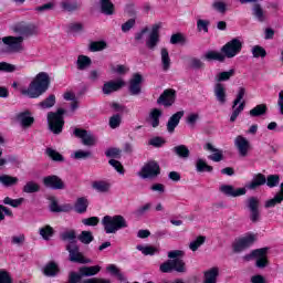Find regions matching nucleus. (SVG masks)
<instances>
[{
    "mask_svg": "<svg viewBox=\"0 0 283 283\" xmlns=\"http://www.w3.org/2000/svg\"><path fill=\"white\" fill-rule=\"evenodd\" d=\"M182 116H185V111H179L169 117L166 124L167 132L169 134H174V132H176V127L180 125V120L182 119Z\"/></svg>",
    "mask_w": 283,
    "mask_h": 283,
    "instance_id": "20",
    "label": "nucleus"
},
{
    "mask_svg": "<svg viewBox=\"0 0 283 283\" xmlns=\"http://www.w3.org/2000/svg\"><path fill=\"white\" fill-rule=\"evenodd\" d=\"M282 201H283V197L279 192H276L274 198L269 199L265 202V209H272L273 207H275L277 205H282Z\"/></svg>",
    "mask_w": 283,
    "mask_h": 283,
    "instance_id": "54",
    "label": "nucleus"
},
{
    "mask_svg": "<svg viewBox=\"0 0 283 283\" xmlns=\"http://www.w3.org/2000/svg\"><path fill=\"white\" fill-rule=\"evenodd\" d=\"M163 116V111L160 108H153L149 113V124L154 129L160 126V117Z\"/></svg>",
    "mask_w": 283,
    "mask_h": 283,
    "instance_id": "29",
    "label": "nucleus"
},
{
    "mask_svg": "<svg viewBox=\"0 0 283 283\" xmlns=\"http://www.w3.org/2000/svg\"><path fill=\"white\" fill-rule=\"evenodd\" d=\"M73 158L75 160H87V158H92V151L90 150H77L74 153Z\"/></svg>",
    "mask_w": 283,
    "mask_h": 283,
    "instance_id": "57",
    "label": "nucleus"
},
{
    "mask_svg": "<svg viewBox=\"0 0 283 283\" xmlns=\"http://www.w3.org/2000/svg\"><path fill=\"white\" fill-rule=\"evenodd\" d=\"M99 6L102 14H106V17H112V14H114L116 10L114 4L112 3V0H101Z\"/></svg>",
    "mask_w": 283,
    "mask_h": 283,
    "instance_id": "32",
    "label": "nucleus"
},
{
    "mask_svg": "<svg viewBox=\"0 0 283 283\" xmlns=\"http://www.w3.org/2000/svg\"><path fill=\"white\" fill-rule=\"evenodd\" d=\"M172 262V271L177 273H187V264L182 259H174Z\"/></svg>",
    "mask_w": 283,
    "mask_h": 283,
    "instance_id": "44",
    "label": "nucleus"
},
{
    "mask_svg": "<svg viewBox=\"0 0 283 283\" xmlns=\"http://www.w3.org/2000/svg\"><path fill=\"white\" fill-rule=\"evenodd\" d=\"M259 253L255 256V266L256 269H266L269 266V248L258 249Z\"/></svg>",
    "mask_w": 283,
    "mask_h": 283,
    "instance_id": "18",
    "label": "nucleus"
},
{
    "mask_svg": "<svg viewBox=\"0 0 283 283\" xmlns=\"http://www.w3.org/2000/svg\"><path fill=\"white\" fill-rule=\"evenodd\" d=\"M219 275L220 270L218 268H212L203 273V283H217Z\"/></svg>",
    "mask_w": 283,
    "mask_h": 283,
    "instance_id": "30",
    "label": "nucleus"
},
{
    "mask_svg": "<svg viewBox=\"0 0 283 283\" xmlns=\"http://www.w3.org/2000/svg\"><path fill=\"white\" fill-rule=\"evenodd\" d=\"M123 118L120 117V114H115L109 118V127L111 129H116L120 127Z\"/></svg>",
    "mask_w": 283,
    "mask_h": 283,
    "instance_id": "62",
    "label": "nucleus"
},
{
    "mask_svg": "<svg viewBox=\"0 0 283 283\" xmlns=\"http://www.w3.org/2000/svg\"><path fill=\"white\" fill-rule=\"evenodd\" d=\"M244 107H247V102L243 101L242 103L239 104L238 107L235 106L234 108H232L233 112L230 116V123H235V120H238V116H240V114L244 112Z\"/></svg>",
    "mask_w": 283,
    "mask_h": 283,
    "instance_id": "47",
    "label": "nucleus"
},
{
    "mask_svg": "<svg viewBox=\"0 0 283 283\" xmlns=\"http://www.w3.org/2000/svg\"><path fill=\"white\" fill-rule=\"evenodd\" d=\"M92 189L97 191V193H109V189H112V184L105 180H95L92 182Z\"/></svg>",
    "mask_w": 283,
    "mask_h": 283,
    "instance_id": "28",
    "label": "nucleus"
},
{
    "mask_svg": "<svg viewBox=\"0 0 283 283\" xmlns=\"http://www.w3.org/2000/svg\"><path fill=\"white\" fill-rule=\"evenodd\" d=\"M80 283H112V281L107 279L92 277V279H85V280L82 279Z\"/></svg>",
    "mask_w": 283,
    "mask_h": 283,
    "instance_id": "64",
    "label": "nucleus"
},
{
    "mask_svg": "<svg viewBox=\"0 0 283 283\" xmlns=\"http://www.w3.org/2000/svg\"><path fill=\"white\" fill-rule=\"evenodd\" d=\"M161 65L164 72H168L169 67H171V57H169V51L167 48L161 49Z\"/></svg>",
    "mask_w": 283,
    "mask_h": 283,
    "instance_id": "37",
    "label": "nucleus"
},
{
    "mask_svg": "<svg viewBox=\"0 0 283 283\" xmlns=\"http://www.w3.org/2000/svg\"><path fill=\"white\" fill-rule=\"evenodd\" d=\"M42 182L46 189H53L54 191L63 190L65 189V182L61 177L56 175H50L42 179Z\"/></svg>",
    "mask_w": 283,
    "mask_h": 283,
    "instance_id": "7",
    "label": "nucleus"
},
{
    "mask_svg": "<svg viewBox=\"0 0 283 283\" xmlns=\"http://www.w3.org/2000/svg\"><path fill=\"white\" fill-rule=\"evenodd\" d=\"M40 235L43 238V240H50V238L54 235V228L51 226L40 228Z\"/></svg>",
    "mask_w": 283,
    "mask_h": 283,
    "instance_id": "55",
    "label": "nucleus"
},
{
    "mask_svg": "<svg viewBox=\"0 0 283 283\" xmlns=\"http://www.w3.org/2000/svg\"><path fill=\"white\" fill-rule=\"evenodd\" d=\"M240 240L243 242L245 249H249V247L255 243L256 237L254 233H248L245 237L240 238Z\"/></svg>",
    "mask_w": 283,
    "mask_h": 283,
    "instance_id": "56",
    "label": "nucleus"
},
{
    "mask_svg": "<svg viewBox=\"0 0 283 283\" xmlns=\"http://www.w3.org/2000/svg\"><path fill=\"white\" fill-rule=\"evenodd\" d=\"M125 87V81L117 80V81H108L103 85V94H112V92H118V90Z\"/></svg>",
    "mask_w": 283,
    "mask_h": 283,
    "instance_id": "21",
    "label": "nucleus"
},
{
    "mask_svg": "<svg viewBox=\"0 0 283 283\" xmlns=\"http://www.w3.org/2000/svg\"><path fill=\"white\" fill-rule=\"evenodd\" d=\"M51 83L52 80H50V74L40 72L29 84L28 88L21 90V94L22 96H28V98H39L50 90Z\"/></svg>",
    "mask_w": 283,
    "mask_h": 283,
    "instance_id": "1",
    "label": "nucleus"
},
{
    "mask_svg": "<svg viewBox=\"0 0 283 283\" xmlns=\"http://www.w3.org/2000/svg\"><path fill=\"white\" fill-rule=\"evenodd\" d=\"M247 207L250 210V220L255 224L260 222V199L258 197H250L247 201Z\"/></svg>",
    "mask_w": 283,
    "mask_h": 283,
    "instance_id": "8",
    "label": "nucleus"
},
{
    "mask_svg": "<svg viewBox=\"0 0 283 283\" xmlns=\"http://www.w3.org/2000/svg\"><path fill=\"white\" fill-rule=\"evenodd\" d=\"M77 240L82 244H92L94 242V234H92V231L84 230L78 234Z\"/></svg>",
    "mask_w": 283,
    "mask_h": 283,
    "instance_id": "43",
    "label": "nucleus"
},
{
    "mask_svg": "<svg viewBox=\"0 0 283 283\" xmlns=\"http://www.w3.org/2000/svg\"><path fill=\"white\" fill-rule=\"evenodd\" d=\"M203 59L206 61H219V63H224V61L227 60L224 53H220L218 51H208L205 53Z\"/></svg>",
    "mask_w": 283,
    "mask_h": 283,
    "instance_id": "31",
    "label": "nucleus"
},
{
    "mask_svg": "<svg viewBox=\"0 0 283 283\" xmlns=\"http://www.w3.org/2000/svg\"><path fill=\"white\" fill-rule=\"evenodd\" d=\"M137 251H140L143 255H156L158 253V248L154 245H137Z\"/></svg>",
    "mask_w": 283,
    "mask_h": 283,
    "instance_id": "46",
    "label": "nucleus"
},
{
    "mask_svg": "<svg viewBox=\"0 0 283 283\" xmlns=\"http://www.w3.org/2000/svg\"><path fill=\"white\" fill-rule=\"evenodd\" d=\"M253 59H266V49L264 46L254 45L252 48Z\"/></svg>",
    "mask_w": 283,
    "mask_h": 283,
    "instance_id": "53",
    "label": "nucleus"
},
{
    "mask_svg": "<svg viewBox=\"0 0 283 283\" xmlns=\"http://www.w3.org/2000/svg\"><path fill=\"white\" fill-rule=\"evenodd\" d=\"M176 103V90L166 88L157 99L158 105H164V107H171Z\"/></svg>",
    "mask_w": 283,
    "mask_h": 283,
    "instance_id": "11",
    "label": "nucleus"
},
{
    "mask_svg": "<svg viewBox=\"0 0 283 283\" xmlns=\"http://www.w3.org/2000/svg\"><path fill=\"white\" fill-rule=\"evenodd\" d=\"M265 185L270 189H275L280 185V175H269L265 177Z\"/></svg>",
    "mask_w": 283,
    "mask_h": 283,
    "instance_id": "48",
    "label": "nucleus"
},
{
    "mask_svg": "<svg viewBox=\"0 0 283 283\" xmlns=\"http://www.w3.org/2000/svg\"><path fill=\"white\" fill-rule=\"evenodd\" d=\"M56 105V95L50 94L46 98L39 103V106L42 109H51Z\"/></svg>",
    "mask_w": 283,
    "mask_h": 283,
    "instance_id": "38",
    "label": "nucleus"
},
{
    "mask_svg": "<svg viewBox=\"0 0 283 283\" xmlns=\"http://www.w3.org/2000/svg\"><path fill=\"white\" fill-rule=\"evenodd\" d=\"M140 85H143V75L140 73L133 74L128 86V91L132 96H138V94H140L143 90Z\"/></svg>",
    "mask_w": 283,
    "mask_h": 283,
    "instance_id": "14",
    "label": "nucleus"
},
{
    "mask_svg": "<svg viewBox=\"0 0 283 283\" xmlns=\"http://www.w3.org/2000/svg\"><path fill=\"white\" fill-rule=\"evenodd\" d=\"M17 118L20 120L21 126L24 127V129L34 125V117H32V113L30 111L19 113Z\"/></svg>",
    "mask_w": 283,
    "mask_h": 283,
    "instance_id": "24",
    "label": "nucleus"
},
{
    "mask_svg": "<svg viewBox=\"0 0 283 283\" xmlns=\"http://www.w3.org/2000/svg\"><path fill=\"white\" fill-rule=\"evenodd\" d=\"M196 171L198 174H211V171H213V166H209L205 159L199 158L196 161Z\"/></svg>",
    "mask_w": 283,
    "mask_h": 283,
    "instance_id": "33",
    "label": "nucleus"
},
{
    "mask_svg": "<svg viewBox=\"0 0 283 283\" xmlns=\"http://www.w3.org/2000/svg\"><path fill=\"white\" fill-rule=\"evenodd\" d=\"M232 76H235V70L231 69L229 71L220 72L217 75L218 83H224L226 81H230Z\"/></svg>",
    "mask_w": 283,
    "mask_h": 283,
    "instance_id": "45",
    "label": "nucleus"
},
{
    "mask_svg": "<svg viewBox=\"0 0 283 283\" xmlns=\"http://www.w3.org/2000/svg\"><path fill=\"white\" fill-rule=\"evenodd\" d=\"M87 207H90L87 197H78L74 203V211L80 214L87 213Z\"/></svg>",
    "mask_w": 283,
    "mask_h": 283,
    "instance_id": "27",
    "label": "nucleus"
},
{
    "mask_svg": "<svg viewBox=\"0 0 283 283\" xmlns=\"http://www.w3.org/2000/svg\"><path fill=\"white\" fill-rule=\"evenodd\" d=\"M65 111L64 108H57L56 112H49L46 119L50 132L59 136L63 134V127H65Z\"/></svg>",
    "mask_w": 283,
    "mask_h": 283,
    "instance_id": "2",
    "label": "nucleus"
},
{
    "mask_svg": "<svg viewBox=\"0 0 283 283\" xmlns=\"http://www.w3.org/2000/svg\"><path fill=\"white\" fill-rule=\"evenodd\" d=\"M60 240L69 242V244H76V230L72 229L60 233Z\"/></svg>",
    "mask_w": 283,
    "mask_h": 283,
    "instance_id": "34",
    "label": "nucleus"
},
{
    "mask_svg": "<svg viewBox=\"0 0 283 283\" xmlns=\"http://www.w3.org/2000/svg\"><path fill=\"white\" fill-rule=\"evenodd\" d=\"M266 185V175L262 172L254 174L252 180L245 185V189L250 191H255L260 189V187H264Z\"/></svg>",
    "mask_w": 283,
    "mask_h": 283,
    "instance_id": "17",
    "label": "nucleus"
},
{
    "mask_svg": "<svg viewBox=\"0 0 283 283\" xmlns=\"http://www.w3.org/2000/svg\"><path fill=\"white\" fill-rule=\"evenodd\" d=\"M219 191L221 193H224V196H228L230 198H240V196H247V188H234L231 185H222L219 188Z\"/></svg>",
    "mask_w": 283,
    "mask_h": 283,
    "instance_id": "16",
    "label": "nucleus"
},
{
    "mask_svg": "<svg viewBox=\"0 0 283 283\" xmlns=\"http://www.w3.org/2000/svg\"><path fill=\"white\" fill-rule=\"evenodd\" d=\"M108 165H111V167H114L115 170L117 171V174H125V167L123 166V164L116 159H109L108 160Z\"/></svg>",
    "mask_w": 283,
    "mask_h": 283,
    "instance_id": "63",
    "label": "nucleus"
},
{
    "mask_svg": "<svg viewBox=\"0 0 283 283\" xmlns=\"http://www.w3.org/2000/svg\"><path fill=\"white\" fill-rule=\"evenodd\" d=\"M107 49V42L105 41H94L90 44L91 52H103Z\"/></svg>",
    "mask_w": 283,
    "mask_h": 283,
    "instance_id": "51",
    "label": "nucleus"
},
{
    "mask_svg": "<svg viewBox=\"0 0 283 283\" xmlns=\"http://www.w3.org/2000/svg\"><path fill=\"white\" fill-rule=\"evenodd\" d=\"M60 6L64 12H76V10H81L83 3L81 0H63Z\"/></svg>",
    "mask_w": 283,
    "mask_h": 283,
    "instance_id": "25",
    "label": "nucleus"
},
{
    "mask_svg": "<svg viewBox=\"0 0 283 283\" xmlns=\"http://www.w3.org/2000/svg\"><path fill=\"white\" fill-rule=\"evenodd\" d=\"M23 202H25L24 198L12 199L10 197H6L3 199V205H9V207H13V209L21 207Z\"/></svg>",
    "mask_w": 283,
    "mask_h": 283,
    "instance_id": "50",
    "label": "nucleus"
},
{
    "mask_svg": "<svg viewBox=\"0 0 283 283\" xmlns=\"http://www.w3.org/2000/svg\"><path fill=\"white\" fill-rule=\"evenodd\" d=\"M46 155L54 163H63L65 160V157H63V155H61V153H59V151H56L55 149H52V148H46Z\"/></svg>",
    "mask_w": 283,
    "mask_h": 283,
    "instance_id": "49",
    "label": "nucleus"
},
{
    "mask_svg": "<svg viewBox=\"0 0 283 283\" xmlns=\"http://www.w3.org/2000/svg\"><path fill=\"white\" fill-rule=\"evenodd\" d=\"M234 146L239 151V156L247 158L249 156V149H251V143L247 140V137L239 135L234 139Z\"/></svg>",
    "mask_w": 283,
    "mask_h": 283,
    "instance_id": "13",
    "label": "nucleus"
},
{
    "mask_svg": "<svg viewBox=\"0 0 283 283\" xmlns=\"http://www.w3.org/2000/svg\"><path fill=\"white\" fill-rule=\"evenodd\" d=\"M8 45L11 52H19L21 50V45L23 43V36H4L0 38V45L1 44Z\"/></svg>",
    "mask_w": 283,
    "mask_h": 283,
    "instance_id": "12",
    "label": "nucleus"
},
{
    "mask_svg": "<svg viewBox=\"0 0 283 283\" xmlns=\"http://www.w3.org/2000/svg\"><path fill=\"white\" fill-rule=\"evenodd\" d=\"M160 174V165L156 160L148 161L143 166L139 171V176L144 179L154 180V178H158Z\"/></svg>",
    "mask_w": 283,
    "mask_h": 283,
    "instance_id": "6",
    "label": "nucleus"
},
{
    "mask_svg": "<svg viewBox=\"0 0 283 283\" xmlns=\"http://www.w3.org/2000/svg\"><path fill=\"white\" fill-rule=\"evenodd\" d=\"M214 96L217 101L221 104L224 105L227 103V88H224V84L222 83H217L214 85Z\"/></svg>",
    "mask_w": 283,
    "mask_h": 283,
    "instance_id": "26",
    "label": "nucleus"
},
{
    "mask_svg": "<svg viewBox=\"0 0 283 283\" xmlns=\"http://www.w3.org/2000/svg\"><path fill=\"white\" fill-rule=\"evenodd\" d=\"M0 182L3 187H14V185H18L19 178L10 175H2L0 176Z\"/></svg>",
    "mask_w": 283,
    "mask_h": 283,
    "instance_id": "42",
    "label": "nucleus"
},
{
    "mask_svg": "<svg viewBox=\"0 0 283 283\" xmlns=\"http://www.w3.org/2000/svg\"><path fill=\"white\" fill-rule=\"evenodd\" d=\"M171 45H178V43L185 44L187 43V38L182 33H175L170 38Z\"/></svg>",
    "mask_w": 283,
    "mask_h": 283,
    "instance_id": "58",
    "label": "nucleus"
},
{
    "mask_svg": "<svg viewBox=\"0 0 283 283\" xmlns=\"http://www.w3.org/2000/svg\"><path fill=\"white\" fill-rule=\"evenodd\" d=\"M76 65L80 71L87 70L92 65V59L87 55H78Z\"/></svg>",
    "mask_w": 283,
    "mask_h": 283,
    "instance_id": "39",
    "label": "nucleus"
},
{
    "mask_svg": "<svg viewBox=\"0 0 283 283\" xmlns=\"http://www.w3.org/2000/svg\"><path fill=\"white\" fill-rule=\"evenodd\" d=\"M266 112H269L266 104H259L250 111V116L252 118H258L260 116H264Z\"/></svg>",
    "mask_w": 283,
    "mask_h": 283,
    "instance_id": "35",
    "label": "nucleus"
},
{
    "mask_svg": "<svg viewBox=\"0 0 283 283\" xmlns=\"http://www.w3.org/2000/svg\"><path fill=\"white\" fill-rule=\"evenodd\" d=\"M205 242H207V237L199 235L195 241L190 242L189 249L191 251H198V249L201 248Z\"/></svg>",
    "mask_w": 283,
    "mask_h": 283,
    "instance_id": "52",
    "label": "nucleus"
},
{
    "mask_svg": "<svg viewBox=\"0 0 283 283\" xmlns=\"http://www.w3.org/2000/svg\"><path fill=\"white\" fill-rule=\"evenodd\" d=\"M102 224L104 227L105 233H116L120 229H127V220L120 214L105 216L102 219Z\"/></svg>",
    "mask_w": 283,
    "mask_h": 283,
    "instance_id": "3",
    "label": "nucleus"
},
{
    "mask_svg": "<svg viewBox=\"0 0 283 283\" xmlns=\"http://www.w3.org/2000/svg\"><path fill=\"white\" fill-rule=\"evenodd\" d=\"M259 0H240V3L244 6V3H254L252 7V17L259 21V23H264L266 21V13L262 8V4L258 3Z\"/></svg>",
    "mask_w": 283,
    "mask_h": 283,
    "instance_id": "10",
    "label": "nucleus"
},
{
    "mask_svg": "<svg viewBox=\"0 0 283 283\" xmlns=\"http://www.w3.org/2000/svg\"><path fill=\"white\" fill-rule=\"evenodd\" d=\"M160 28H163L161 23H156L151 27V31L146 41V46L148 50H155L156 45L160 43Z\"/></svg>",
    "mask_w": 283,
    "mask_h": 283,
    "instance_id": "9",
    "label": "nucleus"
},
{
    "mask_svg": "<svg viewBox=\"0 0 283 283\" xmlns=\"http://www.w3.org/2000/svg\"><path fill=\"white\" fill-rule=\"evenodd\" d=\"M66 251L69 252V260L70 262H74L75 264H91L92 260L85 258L81 252V248L76 243H69L65 247Z\"/></svg>",
    "mask_w": 283,
    "mask_h": 283,
    "instance_id": "4",
    "label": "nucleus"
},
{
    "mask_svg": "<svg viewBox=\"0 0 283 283\" xmlns=\"http://www.w3.org/2000/svg\"><path fill=\"white\" fill-rule=\"evenodd\" d=\"M73 134H74L75 138H81L83 145H85L86 147H92L96 143V139L94 138V136H92V134L87 133L86 129L75 128Z\"/></svg>",
    "mask_w": 283,
    "mask_h": 283,
    "instance_id": "15",
    "label": "nucleus"
},
{
    "mask_svg": "<svg viewBox=\"0 0 283 283\" xmlns=\"http://www.w3.org/2000/svg\"><path fill=\"white\" fill-rule=\"evenodd\" d=\"M221 52L226 59H234V56L242 52V41L238 38L230 40L221 48Z\"/></svg>",
    "mask_w": 283,
    "mask_h": 283,
    "instance_id": "5",
    "label": "nucleus"
},
{
    "mask_svg": "<svg viewBox=\"0 0 283 283\" xmlns=\"http://www.w3.org/2000/svg\"><path fill=\"white\" fill-rule=\"evenodd\" d=\"M150 210H151V203H146V205L140 206L139 208H137L134 211V216H136V218H142V216H145V213H147Z\"/></svg>",
    "mask_w": 283,
    "mask_h": 283,
    "instance_id": "60",
    "label": "nucleus"
},
{
    "mask_svg": "<svg viewBox=\"0 0 283 283\" xmlns=\"http://www.w3.org/2000/svg\"><path fill=\"white\" fill-rule=\"evenodd\" d=\"M205 149L213 153L212 155L208 156V160H212V163H220L224 160V154H222V150L213 147L211 143H207Z\"/></svg>",
    "mask_w": 283,
    "mask_h": 283,
    "instance_id": "23",
    "label": "nucleus"
},
{
    "mask_svg": "<svg viewBox=\"0 0 283 283\" xmlns=\"http://www.w3.org/2000/svg\"><path fill=\"white\" fill-rule=\"evenodd\" d=\"M160 273H174V264L171 260H167L159 265Z\"/></svg>",
    "mask_w": 283,
    "mask_h": 283,
    "instance_id": "59",
    "label": "nucleus"
},
{
    "mask_svg": "<svg viewBox=\"0 0 283 283\" xmlns=\"http://www.w3.org/2000/svg\"><path fill=\"white\" fill-rule=\"evenodd\" d=\"M23 193H39L41 191V186L35 181H28L23 188Z\"/></svg>",
    "mask_w": 283,
    "mask_h": 283,
    "instance_id": "41",
    "label": "nucleus"
},
{
    "mask_svg": "<svg viewBox=\"0 0 283 283\" xmlns=\"http://www.w3.org/2000/svg\"><path fill=\"white\" fill-rule=\"evenodd\" d=\"M166 143H167V140H165V138H163L160 136H156V137H153L149 139L148 145H150L151 147L160 148Z\"/></svg>",
    "mask_w": 283,
    "mask_h": 283,
    "instance_id": "61",
    "label": "nucleus"
},
{
    "mask_svg": "<svg viewBox=\"0 0 283 283\" xmlns=\"http://www.w3.org/2000/svg\"><path fill=\"white\" fill-rule=\"evenodd\" d=\"M42 273L45 277H56L61 273V268L55 261H50L44 265Z\"/></svg>",
    "mask_w": 283,
    "mask_h": 283,
    "instance_id": "22",
    "label": "nucleus"
},
{
    "mask_svg": "<svg viewBox=\"0 0 283 283\" xmlns=\"http://www.w3.org/2000/svg\"><path fill=\"white\" fill-rule=\"evenodd\" d=\"M106 271L111 275H113V277H117L119 282H125V275L123 274V272H120V269H118V266H116L115 264H109L106 268Z\"/></svg>",
    "mask_w": 283,
    "mask_h": 283,
    "instance_id": "40",
    "label": "nucleus"
},
{
    "mask_svg": "<svg viewBox=\"0 0 283 283\" xmlns=\"http://www.w3.org/2000/svg\"><path fill=\"white\" fill-rule=\"evenodd\" d=\"M14 32H17V34H21V36H34L38 31L36 25L34 24L20 23L14 27Z\"/></svg>",
    "mask_w": 283,
    "mask_h": 283,
    "instance_id": "19",
    "label": "nucleus"
},
{
    "mask_svg": "<svg viewBox=\"0 0 283 283\" xmlns=\"http://www.w3.org/2000/svg\"><path fill=\"white\" fill-rule=\"evenodd\" d=\"M174 154L178 156V158L187 159L189 158L191 151L186 145H178L172 148Z\"/></svg>",
    "mask_w": 283,
    "mask_h": 283,
    "instance_id": "36",
    "label": "nucleus"
}]
</instances>
